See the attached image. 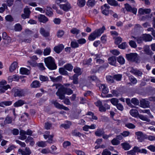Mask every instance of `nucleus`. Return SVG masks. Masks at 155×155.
I'll use <instances>...</instances> for the list:
<instances>
[{
    "mask_svg": "<svg viewBox=\"0 0 155 155\" xmlns=\"http://www.w3.org/2000/svg\"><path fill=\"white\" fill-rule=\"evenodd\" d=\"M44 62L46 66L50 70H55L57 66L55 62L54 59L51 56L45 58Z\"/></svg>",
    "mask_w": 155,
    "mask_h": 155,
    "instance_id": "1",
    "label": "nucleus"
},
{
    "mask_svg": "<svg viewBox=\"0 0 155 155\" xmlns=\"http://www.w3.org/2000/svg\"><path fill=\"white\" fill-rule=\"evenodd\" d=\"M73 93V91L69 88L64 87L61 89H58V91L56 92V94L59 97V98L64 99L65 98L64 94L69 95Z\"/></svg>",
    "mask_w": 155,
    "mask_h": 155,
    "instance_id": "2",
    "label": "nucleus"
},
{
    "mask_svg": "<svg viewBox=\"0 0 155 155\" xmlns=\"http://www.w3.org/2000/svg\"><path fill=\"white\" fill-rule=\"evenodd\" d=\"M7 84V81L4 80H2L0 81V93H4L5 91L7 90L8 88H11L9 85H6Z\"/></svg>",
    "mask_w": 155,
    "mask_h": 155,
    "instance_id": "3",
    "label": "nucleus"
},
{
    "mask_svg": "<svg viewBox=\"0 0 155 155\" xmlns=\"http://www.w3.org/2000/svg\"><path fill=\"white\" fill-rule=\"evenodd\" d=\"M12 91L14 92V96L15 97L17 96L19 97H22L25 95V92L23 89L13 88L12 89Z\"/></svg>",
    "mask_w": 155,
    "mask_h": 155,
    "instance_id": "4",
    "label": "nucleus"
},
{
    "mask_svg": "<svg viewBox=\"0 0 155 155\" xmlns=\"http://www.w3.org/2000/svg\"><path fill=\"white\" fill-rule=\"evenodd\" d=\"M135 134L137 137V139L140 142H142L145 139H147V135L146 134H143V133L141 131H138L135 133Z\"/></svg>",
    "mask_w": 155,
    "mask_h": 155,
    "instance_id": "5",
    "label": "nucleus"
},
{
    "mask_svg": "<svg viewBox=\"0 0 155 155\" xmlns=\"http://www.w3.org/2000/svg\"><path fill=\"white\" fill-rule=\"evenodd\" d=\"M126 57L128 60L136 61L138 59L137 54L136 53H130L126 54Z\"/></svg>",
    "mask_w": 155,
    "mask_h": 155,
    "instance_id": "6",
    "label": "nucleus"
},
{
    "mask_svg": "<svg viewBox=\"0 0 155 155\" xmlns=\"http://www.w3.org/2000/svg\"><path fill=\"white\" fill-rule=\"evenodd\" d=\"M18 151L19 154L21 155H30L31 152L30 148L28 147H26L24 150L21 149H18Z\"/></svg>",
    "mask_w": 155,
    "mask_h": 155,
    "instance_id": "7",
    "label": "nucleus"
},
{
    "mask_svg": "<svg viewBox=\"0 0 155 155\" xmlns=\"http://www.w3.org/2000/svg\"><path fill=\"white\" fill-rule=\"evenodd\" d=\"M59 6L61 8L66 12L68 11L71 8V5L68 2L64 4H60Z\"/></svg>",
    "mask_w": 155,
    "mask_h": 155,
    "instance_id": "8",
    "label": "nucleus"
},
{
    "mask_svg": "<svg viewBox=\"0 0 155 155\" xmlns=\"http://www.w3.org/2000/svg\"><path fill=\"white\" fill-rule=\"evenodd\" d=\"M140 104L141 107L146 108L149 107L150 102L146 99H142L140 101Z\"/></svg>",
    "mask_w": 155,
    "mask_h": 155,
    "instance_id": "9",
    "label": "nucleus"
},
{
    "mask_svg": "<svg viewBox=\"0 0 155 155\" xmlns=\"http://www.w3.org/2000/svg\"><path fill=\"white\" fill-rule=\"evenodd\" d=\"M130 72L134 74L139 76H141L143 74L142 71L137 69H135L133 68H131Z\"/></svg>",
    "mask_w": 155,
    "mask_h": 155,
    "instance_id": "10",
    "label": "nucleus"
},
{
    "mask_svg": "<svg viewBox=\"0 0 155 155\" xmlns=\"http://www.w3.org/2000/svg\"><path fill=\"white\" fill-rule=\"evenodd\" d=\"M38 19L39 22L43 23H46L48 21V18L46 16L41 14L38 16Z\"/></svg>",
    "mask_w": 155,
    "mask_h": 155,
    "instance_id": "11",
    "label": "nucleus"
},
{
    "mask_svg": "<svg viewBox=\"0 0 155 155\" xmlns=\"http://www.w3.org/2000/svg\"><path fill=\"white\" fill-rule=\"evenodd\" d=\"M64 48V45L62 44H60L54 47V51L57 53H59Z\"/></svg>",
    "mask_w": 155,
    "mask_h": 155,
    "instance_id": "12",
    "label": "nucleus"
},
{
    "mask_svg": "<svg viewBox=\"0 0 155 155\" xmlns=\"http://www.w3.org/2000/svg\"><path fill=\"white\" fill-rule=\"evenodd\" d=\"M144 52L148 55L152 56L153 54L152 51L150 50L149 45H145L143 47Z\"/></svg>",
    "mask_w": 155,
    "mask_h": 155,
    "instance_id": "13",
    "label": "nucleus"
},
{
    "mask_svg": "<svg viewBox=\"0 0 155 155\" xmlns=\"http://www.w3.org/2000/svg\"><path fill=\"white\" fill-rule=\"evenodd\" d=\"M105 29V27L103 26L101 28L98 30H96L94 31L96 33L98 37L100 36L102 34Z\"/></svg>",
    "mask_w": 155,
    "mask_h": 155,
    "instance_id": "14",
    "label": "nucleus"
},
{
    "mask_svg": "<svg viewBox=\"0 0 155 155\" xmlns=\"http://www.w3.org/2000/svg\"><path fill=\"white\" fill-rule=\"evenodd\" d=\"M109 63L111 65L116 66V58L115 57L112 56L109 58L108 59Z\"/></svg>",
    "mask_w": 155,
    "mask_h": 155,
    "instance_id": "15",
    "label": "nucleus"
},
{
    "mask_svg": "<svg viewBox=\"0 0 155 155\" xmlns=\"http://www.w3.org/2000/svg\"><path fill=\"white\" fill-rule=\"evenodd\" d=\"M41 34L44 37H47L50 35L49 32L46 31L44 28H41L40 30Z\"/></svg>",
    "mask_w": 155,
    "mask_h": 155,
    "instance_id": "16",
    "label": "nucleus"
},
{
    "mask_svg": "<svg viewBox=\"0 0 155 155\" xmlns=\"http://www.w3.org/2000/svg\"><path fill=\"white\" fill-rule=\"evenodd\" d=\"M143 41H151L152 39V37L149 34H145L142 35Z\"/></svg>",
    "mask_w": 155,
    "mask_h": 155,
    "instance_id": "17",
    "label": "nucleus"
},
{
    "mask_svg": "<svg viewBox=\"0 0 155 155\" xmlns=\"http://www.w3.org/2000/svg\"><path fill=\"white\" fill-rule=\"evenodd\" d=\"M25 104V102L24 101L19 100L14 104V106L15 107H18L22 106Z\"/></svg>",
    "mask_w": 155,
    "mask_h": 155,
    "instance_id": "18",
    "label": "nucleus"
},
{
    "mask_svg": "<svg viewBox=\"0 0 155 155\" xmlns=\"http://www.w3.org/2000/svg\"><path fill=\"white\" fill-rule=\"evenodd\" d=\"M107 3L110 5L114 6H120L118 2L115 0H107Z\"/></svg>",
    "mask_w": 155,
    "mask_h": 155,
    "instance_id": "19",
    "label": "nucleus"
},
{
    "mask_svg": "<svg viewBox=\"0 0 155 155\" xmlns=\"http://www.w3.org/2000/svg\"><path fill=\"white\" fill-rule=\"evenodd\" d=\"M12 101H11L0 102V106L4 107L5 106H9L12 104Z\"/></svg>",
    "mask_w": 155,
    "mask_h": 155,
    "instance_id": "20",
    "label": "nucleus"
},
{
    "mask_svg": "<svg viewBox=\"0 0 155 155\" xmlns=\"http://www.w3.org/2000/svg\"><path fill=\"white\" fill-rule=\"evenodd\" d=\"M99 88L102 89V92L104 94H106L108 92V89L105 84H101L99 86Z\"/></svg>",
    "mask_w": 155,
    "mask_h": 155,
    "instance_id": "21",
    "label": "nucleus"
},
{
    "mask_svg": "<svg viewBox=\"0 0 155 155\" xmlns=\"http://www.w3.org/2000/svg\"><path fill=\"white\" fill-rule=\"evenodd\" d=\"M41 84L40 82L37 81H33L31 84V86L33 88H38L40 87Z\"/></svg>",
    "mask_w": 155,
    "mask_h": 155,
    "instance_id": "22",
    "label": "nucleus"
},
{
    "mask_svg": "<svg viewBox=\"0 0 155 155\" xmlns=\"http://www.w3.org/2000/svg\"><path fill=\"white\" fill-rule=\"evenodd\" d=\"M50 78L51 80L54 82H60L62 78V77L61 76H59L56 78L50 76Z\"/></svg>",
    "mask_w": 155,
    "mask_h": 155,
    "instance_id": "23",
    "label": "nucleus"
},
{
    "mask_svg": "<svg viewBox=\"0 0 155 155\" xmlns=\"http://www.w3.org/2000/svg\"><path fill=\"white\" fill-rule=\"evenodd\" d=\"M108 66V64L107 63H104L103 65L98 68V69L96 70H94L93 72L94 73H96L100 70H102L104 69L107 68Z\"/></svg>",
    "mask_w": 155,
    "mask_h": 155,
    "instance_id": "24",
    "label": "nucleus"
},
{
    "mask_svg": "<svg viewBox=\"0 0 155 155\" xmlns=\"http://www.w3.org/2000/svg\"><path fill=\"white\" fill-rule=\"evenodd\" d=\"M97 37H98L95 32H92L88 36V39L89 41H93Z\"/></svg>",
    "mask_w": 155,
    "mask_h": 155,
    "instance_id": "25",
    "label": "nucleus"
},
{
    "mask_svg": "<svg viewBox=\"0 0 155 155\" xmlns=\"http://www.w3.org/2000/svg\"><path fill=\"white\" fill-rule=\"evenodd\" d=\"M18 63L16 62H14L11 65L9 68V71L11 72H13L16 68L17 66Z\"/></svg>",
    "mask_w": 155,
    "mask_h": 155,
    "instance_id": "26",
    "label": "nucleus"
},
{
    "mask_svg": "<svg viewBox=\"0 0 155 155\" xmlns=\"http://www.w3.org/2000/svg\"><path fill=\"white\" fill-rule=\"evenodd\" d=\"M20 72L22 74H28L30 73L28 69L23 68H21Z\"/></svg>",
    "mask_w": 155,
    "mask_h": 155,
    "instance_id": "27",
    "label": "nucleus"
},
{
    "mask_svg": "<svg viewBox=\"0 0 155 155\" xmlns=\"http://www.w3.org/2000/svg\"><path fill=\"white\" fill-rule=\"evenodd\" d=\"M104 131L103 129H99L95 132V134L96 136L100 137L104 134Z\"/></svg>",
    "mask_w": 155,
    "mask_h": 155,
    "instance_id": "28",
    "label": "nucleus"
},
{
    "mask_svg": "<svg viewBox=\"0 0 155 155\" xmlns=\"http://www.w3.org/2000/svg\"><path fill=\"white\" fill-rule=\"evenodd\" d=\"M130 114L133 117H136L138 115V112L137 110L135 109H132L130 112Z\"/></svg>",
    "mask_w": 155,
    "mask_h": 155,
    "instance_id": "29",
    "label": "nucleus"
},
{
    "mask_svg": "<svg viewBox=\"0 0 155 155\" xmlns=\"http://www.w3.org/2000/svg\"><path fill=\"white\" fill-rule=\"evenodd\" d=\"M86 1L85 0H78L77 5L80 7H83L85 5Z\"/></svg>",
    "mask_w": 155,
    "mask_h": 155,
    "instance_id": "30",
    "label": "nucleus"
},
{
    "mask_svg": "<svg viewBox=\"0 0 155 155\" xmlns=\"http://www.w3.org/2000/svg\"><path fill=\"white\" fill-rule=\"evenodd\" d=\"M25 131L21 130L20 131V134L21 135V138L20 139L21 140H24L27 138V136L25 135Z\"/></svg>",
    "mask_w": 155,
    "mask_h": 155,
    "instance_id": "31",
    "label": "nucleus"
},
{
    "mask_svg": "<svg viewBox=\"0 0 155 155\" xmlns=\"http://www.w3.org/2000/svg\"><path fill=\"white\" fill-rule=\"evenodd\" d=\"M110 101L111 103L114 105H116L118 102V101L117 98H112L110 100H107L104 101L106 102H107L109 101Z\"/></svg>",
    "mask_w": 155,
    "mask_h": 155,
    "instance_id": "32",
    "label": "nucleus"
},
{
    "mask_svg": "<svg viewBox=\"0 0 155 155\" xmlns=\"http://www.w3.org/2000/svg\"><path fill=\"white\" fill-rule=\"evenodd\" d=\"M123 148L125 150H128L130 148V146L129 144L127 143H124L121 144Z\"/></svg>",
    "mask_w": 155,
    "mask_h": 155,
    "instance_id": "33",
    "label": "nucleus"
},
{
    "mask_svg": "<svg viewBox=\"0 0 155 155\" xmlns=\"http://www.w3.org/2000/svg\"><path fill=\"white\" fill-rule=\"evenodd\" d=\"M64 68H60L59 69V72L62 75H67L68 74V72Z\"/></svg>",
    "mask_w": 155,
    "mask_h": 155,
    "instance_id": "34",
    "label": "nucleus"
},
{
    "mask_svg": "<svg viewBox=\"0 0 155 155\" xmlns=\"http://www.w3.org/2000/svg\"><path fill=\"white\" fill-rule=\"evenodd\" d=\"M64 68L69 71H71L73 69V66L70 64H67L64 66Z\"/></svg>",
    "mask_w": 155,
    "mask_h": 155,
    "instance_id": "35",
    "label": "nucleus"
},
{
    "mask_svg": "<svg viewBox=\"0 0 155 155\" xmlns=\"http://www.w3.org/2000/svg\"><path fill=\"white\" fill-rule=\"evenodd\" d=\"M138 117L140 119L146 121L148 122L150 121V120L149 119L147 118L146 116L142 114H139Z\"/></svg>",
    "mask_w": 155,
    "mask_h": 155,
    "instance_id": "36",
    "label": "nucleus"
},
{
    "mask_svg": "<svg viewBox=\"0 0 155 155\" xmlns=\"http://www.w3.org/2000/svg\"><path fill=\"white\" fill-rule=\"evenodd\" d=\"M46 142L42 141H38L36 143V145L39 147H45L47 146L46 143Z\"/></svg>",
    "mask_w": 155,
    "mask_h": 155,
    "instance_id": "37",
    "label": "nucleus"
},
{
    "mask_svg": "<svg viewBox=\"0 0 155 155\" xmlns=\"http://www.w3.org/2000/svg\"><path fill=\"white\" fill-rule=\"evenodd\" d=\"M132 37L136 40L138 44L141 43L143 41H144L142 35L141 36L137 37L134 36H132Z\"/></svg>",
    "mask_w": 155,
    "mask_h": 155,
    "instance_id": "38",
    "label": "nucleus"
},
{
    "mask_svg": "<svg viewBox=\"0 0 155 155\" xmlns=\"http://www.w3.org/2000/svg\"><path fill=\"white\" fill-rule=\"evenodd\" d=\"M52 10V9L50 8H47L46 12V15L49 17L52 16L53 14Z\"/></svg>",
    "mask_w": 155,
    "mask_h": 155,
    "instance_id": "39",
    "label": "nucleus"
},
{
    "mask_svg": "<svg viewBox=\"0 0 155 155\" xmlns=\"http://www.w3.org/2000/svg\"><path fill=\"white\" fill-rule=\"evenodd\" d=\"M71 134L73 136L79 137H81L82 135L81 134L80 132H78L76 130H73L72 131Z\"/></svg>",
    "mask_w": 155,
    "mask_h": 155,
    "instance_id": "40",
    "label": "nucleus"
},
{
    "mask_svg": "<svg viewBox=\"0 0 155 155\" xmlns=\"http://www.w3.org/2000/svg\"><path fill=\"white\" fill-rule=\"evenodd\" d=\"M95 0H88L87 2V5L89 7H93L95 4Z\"/></svg>",
    "mask_w": 155,
    "mask_h": 155,
    "instance_id": "41",
    "label": "nucleus"
},
{
    "mask_svg": "<svg viewBox=\"0 0 155 155\" xmlns=\"http://www.w3.org/2000/svg\"><path fill=\"white\" fill-rule=\"evenodd\" d=\"M78 76L76 74H74L72 77V80H73V83L74 84H78Z\"/></svg>",
    "mask_w": 155,
    "mask_h": 155,
    "instance_id": "42",
    "label": "nucleus"
},
{
    "mask_svg": "<svg viewBox=\"0 0 155 155\" xmlns=\"http://www.w3.org/2000/svg\"><path fill=\"white\" fill-rule=\"evenodd\" d=\"M66 122L67 124H63L61 125V126L63 127L65 129L69 128L70 127V126L71 124V121H66Z\"/></svg>",
    "mask_w": 155,
    "mask_h": 155,
    "instance_id": "43",
    "label": "nucleus"
},
{
    "mask_svg": "<svg viewBox=\"0 0 155 155\" xmlns=\"http://www.w3.org/2000/svg\"><path fill=\"white\" fill-rule=\"evenodd\" d=\"M129 80L133 84H135L137 83V80L133 76H130L129 77Z\"/></svg>",
    "mask_w": 155,
    "mask_h": 155,
    "instance_id": "44",
    "label": "nucleus"
},
{
    "mask_svg": "<svg viewBox=\"0 0 155 155\" xmlns=\"http://www.w3.org/2000/svg\"><path fill=\"white\" fill-rule=\"evenodd\" d=\"M39 79L42 81H49V79L48 77L42 75L39 76Z\"/></svg>",
    "mask_w": 155,
    "mask_h": 155,
    "instance_id": "45",
    "label": "nucleus"
},
{
    "mask_svg": "<svg viewBox=\"0 0 155 155\" xmlns=\"http://www.w3.org/2000/svg\"><path fill=\"white\" fill-rule=\"evenodd\" d=\"M122 78V75L121 74H115L114 75L113 78L117 81H120Z\"/></svg>",
    "mask_w": 155,
    "mask_h": 155,
    "instance_id": "46",
    "label": "nucleus"
},
{
    "mask_svg": "<svg viewBox=\"0 0 155 155\" xmlns=\"http://www.w3.org/2000/svg\"><path fill=\"white\" fill-rule=\"evenodd\" d=\"M12 118L10 117L7 116L4 121L5 124H10L12 122Z\"/></svg>",
    "mask_w": 155,
    "mask_h": 155,
    "instance_id": "47",
    "label": "nucleus"
},
{
    "mask_svg": "<svg viewBox=\"0 0 155 155\" xmlns=\"http://www.w3.org/2000/svg\"><path fill=\"white\" fill-rule=\"evenodd\" d=\"M52 103L56 108L61 109L62 105L57 102L56 101H52Z\"/></svg>",
    "mask_w": 155,
    "mask_h": 155,
    "instance_id": "48",
    "label": "nucleus"
},
{
    "mask_svg": "<svg viewBox=\"0 0 155 155\" xmlns=\"http://www.w3.org/2000/svg\"><path fill=\"white\" fill-rule=\"evenodd\" d=\"M14 29L16 31H20L22 30V27L19 24H16L15 26Z\"/></svg>",
    "mask_w": 155,
    "mask_h": 155,
    "instance_id": "49",
    "label": "nucleus"
},
{
    "mask_svg": "<svg viewBox=\"0 0 155 155\" xmlns=\"http://www.w3.org/2000/svg\"><path fill=\"white\" fill-rule=\"evenodd\" d=\"M71 46L73 48H76L79 47V45L76 41H73L71 42Z\"/></svg>",
    "mask_w": 155,
    "mask_h": 155,
    "instance_id": "50",
    "label": "nucleus"
},
{
    "mask_svg": "<svg viewBox=\"0 0 155 155\" xmlns=\"http://www.w3.org/2000/svg\"><path fill=\"white\" fill-rule=\"evenodd\" d=\"M70 32L73 34L77 35L79 33L80 30L76 28H73L71 30Z\"/></svg>",
    "mask_w": 155,
    "mask_h": 155,
    "instance_id": "51",
    "label": "nucleus"
},
{
    "mask_svg": "<svg viewBox=\"0 0 155 155\" xmlns=\"http://www.w3.org/2000/svg\"><path fill=\"white\" fill-rule=\"evenodd\" d=\"M117 61L120 64H123L125 63L124 58L121 56H119L117 59Z\"/></svg>",
    "mask_w": 155,
    "mask_h": 155,
    "instance_id": "52",
    "label": "nucleus"
},
{
    "mask_svg": "<svg viewBox=\"0 0 155 155\" xmlns=\"http://www.w3.org/2000/svg\"><path fill=\"white\" fill-rule=\"evenodd\" d=\"M51 49L50 48H46L44 51L43 54L44 55H49L51 52Z\"/></svg>",
    "mask_w": 155,
    "mask_h": 155,
    "instance_id": "53",
    "label": "nucleus"
},
{
    "mask_svg": "<svg viewBox=\"0 0 155 155\" xmlns=\"http://www.w3.org/2000/svg\"><path fill=\"white\" fill-rule=\"evenodd\" d=\"M111 143L112 144L114 145H117L120 143V141L116 138L113 139L111 141Z\"/></svg>",
    "mask_w": 155,
    "mask_h": 155,
    "instance_id": "54",
    "label": "nucleus"
},
{
    "mask_svg": "<svg viewBox=\"0 0 155 155\" xmlns=\"http://www.w3.org/2000/svg\"><path fill=\"white\" fill-rule=\"evenodd\" d=\"M131 102L132 103L135 105H137L139 104V100L136 98H134L132 99Z\"/></svg>",
    "mask_w": 155,
    "mask_h": 155,
    "instance_id": "55",
    "label": "nucleus"
},
{
    "mask_svg": "<svg viewBox=\"0 0 155 155\" xmlns=\"http://www.w3.org/2000/svg\"><path fill=\"white\" fill-rule=\"evenodd\" d=\"M74 73L77 74L78 75H80L82 73L81 69L78 67L75 68L74 69Z\"/></svg>",
    "mask_w": 155,
    "mask_h": 155,
    "instance_id": "56",
    "label": "nucleus"
},
{
    "mask_svg": "<svg viewBox=\"0 0 155 155\" xmlns=\"http://www.w3.org/2000/svg\"><path fill=\"white\" fill-rule=\"evenodd\" d=\"M127 46V44L126 42H124L122 43L120 45H118V47L120 49H125Z\"/></svg>",
    "mask_w": 155,
    "mask_h": 155,
    "instance_id": "57",
    "label": "nucleus"
},
{
    "mask_svg": "<svg viewBox=\"0 0 155 155\" xmlns=\"http://www.w3.org/2000/svg\"><path fill=\"white\" fill-rule=\"evenodd\" d=\"M129 44L130 46L132 48H135L137 47L136 42L133 40L130 41L129 42Z\"/></svg>",
    "mask_w": 155,
    "mask_h": 155,
    "instance_id": "58",
    "label": "nucleus"
},
{
    "mask_svg": "<svg viewBox=\"0 0 155 155\" xmlns=\"http://www.w3.org/2000/svg\"><path fill=\"white\" fill-rule=\"evenodd\" d=\"M102 155H111V153L108 149H105L103 150Z\"/></svg>",
    "mask_w": 155,
    "mask_h": 155,
    "instance_id": "59",
    "label": "nucleus"
},
{
    "mask_svg": "<svg viewBox=\"0 0 155 155\" xmlns=\"http://www.w3.org/2000/svg\"><path fill=\"white\" fill-rule=\"evenodd\" d=\"M64 34V31L61 30H59L58 31L57 35L59 38L62 37Z\"/></svg>",
    "mask_w": 155,
    "mask_h": 155,
    "instance_id": "60",
    "label": "nucleus"
},
{
    "mask_svg": "<svg viewBox=\"0 0 155 155\" xmlns=\"http://www.w3.org/2000/svg\"><path fill=\"white\" fill-rule=\"evenodd\" d=\"M122 39L120 37H118L116 38L115 40V43L116 44H119L122 41Z\"/></svg>",
    "mask_w": 155,
    "mask_h": 155,
    "instance_id": "61",
    "label": "nucleus"
},
{
    "mask_svg": "<svg viewBox=\"0 0 155 155\" xmlns=\"http://www.w3.org/2000/svg\"><path fill=\"white\" fill-rule=\"evenodd\" d=\"M124 5L125 8L127 12H131L132 8L130 5L127 3L125 4Z\"/></svg>",
    "mask_w": 155,
    "mask_h": 155,
    "instance_id": "62",
    "label": "nucleus"
},
{
    "mask_svg": "<svg viewBox=\"0 0 155 155\" xmlns=\"http://www.w3.org/2000/svg\"><path fill=\"white\" fill-rule=\"evenodd\" d=\"M106 79L107 81L110 83H113L114 82V80H113V77L110 76H108L106 77Z\"/></svg>",
    "mask_w": 155,
    "mask_h": 155,
    "instance_id": "63",
    "label": "nucleus"
},
{
    "mask_svg": "<svg viewBox=\"0 0 155 155\" xmlns=\"http://www.w3.org/2000/svg\"><path fill=\"white\" fill-rule=\"evenodd\" d=\"M125 126L129 129H134L135 127V126L134 124L130 123L126 124Z\"/></svg>",
    "mask_w": 155,
    "mask_h": 155,
    "instance_id": "64",
    "label": "nucleus"
}]
</instances>
